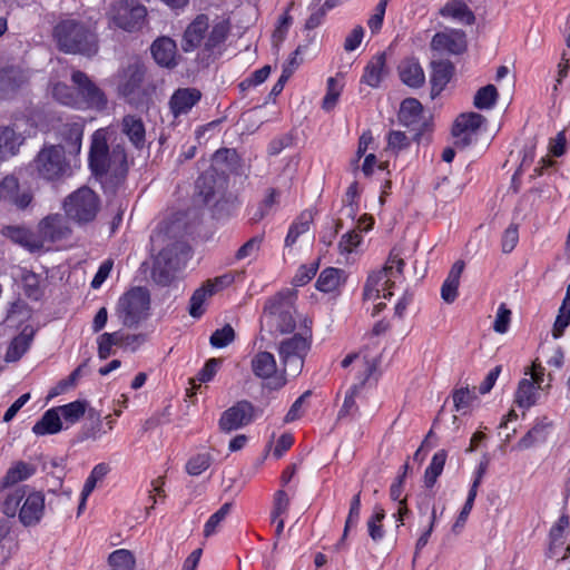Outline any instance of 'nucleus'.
Instances as JSON below:
<instances>
[{"label":"nucleus","instance_id":"31","mask_svg":"<svg viewBox=\"0 0 570 570\" xmlns=\"http://www.w3.org/2000/svg\"><path fill=\"white\" fill-rule=\"evenodd\" d=\"M441 16L451 17L465 24H473L475 22V16L472 10L461 0H452L448 2L441 10Z\"/></svg>","mask_w":570,"mask_h":570},{"label":"nucleus","instance_id":"30","mask_svg":"<svg viewBox=\"0 0 570 570\" xmlns=\"http://www.w3.org/2000/svg\"><path fill=\"white\" fill-rule=\"evenodd\" d=\"M62 423L57 407L45 412L42 417L33 425L32 431L37 435L55 434L61 431Z\"/></svg>","mask_w":570,"mask_h":570},{"label":"nucleus","instance_id":"18","mask_svg":"<svg viewBox=\"0 0 570 570\" xmlns=\"http://www.w3.org/2000/svg\"><path fill=\"white\" fill-rule=\"evenodd\" d=\"M19 510V520L24 527H32L40 522L45 511V497L41 492H31L24 497Z\"/></svg>","mask_w":570,"mask_h":570},{"label":"nucleus","instance_id":"27","mask_svg":"<svg viewBox=\"0 0 570 570\" xmlns=\"http://www.w3.org/2000/svg\"><path fill=\"white\" fill-rule=\"evenodd\" d=\"M252 371L261 379H269L277 372V364L275 357L269 352H258L252 358Z\"/></svg>","mask_w":570,"mask_h":570},{"label":"nucleus","instance_id":"52","mask_svg":"<svg viewBox=\"0 0 570 570\" xmlns=\"http://www.w3.org/2000/svg\"><path fill=\"white\" fill-rule=\"evenodd\" d=\"M53 97L63 105L78 107L79 98L73 94L72 89L66 83H56L52 89Z\"/></svg>","mask_w":570,"mask_h":570},{"label":"nucleus","instance_id":"49","mask_svg":"<svg viewBox=\"0 0 570 570\" xmlns=\"http://www.w3.org/2000/svg\"><path fill=\"white\" fill-rule=\"evenodd\" d=\"M213 463L210 453H198L191 456L186 463V472L189 475L196 476L206 471Z\"/></svg>","mask_w":570,"mask_h":570},{"label":"nucleus","instance_id":"64","mask_svg":"<svg viewBox=\"0 0 570 570\" xmlns=\"http://www.w3.org/2000/svg\"><path fill=\"white\" fill-rule=\"evenodd\" d=\"M261 243H262V237L250 238L243 246H240L239 249L236 252V258L244 259L246 257L252 256L259 249Z\"/></svg>","mask_w":570,"mask_h":570},{"label":"nucleus","instance_id":"25","mask_svg":"<svg viewBox=\"0 0 570 570\" xmlns=\"http://www.w3.org/2000/svg\"><path fill=\"white\" fill-rule=\"evenodd\" d=\"M347 275L345 271L327 267L318 276L316 287L318 291L324 293H333L340 289V287L346 282Z\"/></svg>","mask_w":570,"mask_h":570},{"label":"nucleus","instance_id":"16","mask_svg":"<svg viewBox=\"0 0 570 570\" xmlns=\"http://www.w3.org/2000/svg\"><path fill=\"white\" fill-rule=\"evenodd\" d=\"M39 234L43 240L57 242L70 236L71 228L61 214H51L39 223Z\"/></svg>","mask_w":570,"mask_h":570},{"label":"nucleus","instance_id":"46","mask_svg":"<svg viewBox=\"0 0 570 570\" xmlns=\"http://www.w3.org/2000/svg\"><path fill=\"white\" fill-rule=\"evenodd\" d=\"M24 488H17L13 491L7 493L1 504V511L3 512V514H6L8 518L16 517L18 508L21 501L24 499Z\"/></svg>","mask_w":570,"mask_h":570},{"label":"nucleus","instance_id":"34","mask_svg":"<svg viewBox=\"0 0 570 570\" xmlns=\"http://www.w3.org/2000/svg\"><path fill=\"white\" fill-rule=\"evenodd\" d=\"M69 154H78L81 149L83 125L80 122L66 124L60 129Z\"/></svg>","mask_w":570,"mask_h":570},{"label":"nucleus","instance_id":"50","mask_svg":"<svg viewBox=\"0 0 570 570\" xmlns=\"http://www.w3.org/2000/svg\"><path fill=\"white\" fill-rule=\"evenodd\" d=\"M385 518V511L383 508L376 505L374 508V514L367 521L368 534L373 541H379L383 538L384 531L382 521Z\"/></svg>","mask_w":570,"mask_h":570},{"label":"nucleus","instance_id":"7","mask_svg":"<svg viewBox=\"0 0 570 570\" xmlns=\"http://www.w3.org/2000/svg\"><path fill=\"white\" fill-rule=\"evenodd\" d=\"M63 209L70 219L87 224L96 218L100 209V198L91 188L82 186L65 198Z\"/></svg>","mask_w":570,"mask_h":570},{"label":"nucleus","instance_id":"24","mask_svg":"<svg viewBox=\"0 0 570 570\" xmlns=\"http://www.w3.org/2000/svg\"><path fill=\"white\" fill-rule=\"evenodd\" d=\"M465 263L461 259L456 261L445 278L441 287V297L446 304H452L458 297L460 278L464 271Z\"/></svg>","mask_w":570,"mask_h":570},{"label":"nucleus","instance_id":"38","mask_svg":"<svg viewBox=\"0 0 570 570\" xmlns=\"http://www.w3.org/2000/svg\"><path fill=\"white\" fill-rule=\"evenodd\" d=\"M537 390L538 387L533 384L532 380L522 379L519 382L514 402L524 409H529L537 402Z\"/></svg>","mask_w":570,"mask_h":570},{"label":"nucleus","instance_id":"41","mask_svg":"<svg viewBox=\"0 0 570 570\" xmlns=\"http://www.w3.org/2000/svg\"><path fill=\"white\" fill-rule=\"evenodd\" d=\"M31 337V334H26L24 332L16 336L7 350L6 361H18L29 348Z\"/></svg>","mask_w":570,"mask_h":570},{"label":"nucleus","instance_id":"9","mask_svg":"<svg viewBox=\"0 0 570 570\" xmlns=\"http://www.w3.org/2000/svg\"><path fill=\"white\" fill-rule=\"evenodd\" d=\"M187 255V246L184 243L175 242L163 248L155 258L151 277L161 285H169L175 278V273L180 268Z\"/></svg>","mask_w":570,"mask_h":570},{"label":"nucleus","instance_id":"54","mask_svg":"<svg viewBox=\"0 0 570 570\" xmlns=\"http://www.w3.org/2000/svg\"><path fill=\"white\" fill-rule=\"evenodd\" d=\"M342 91V86L333 77L327 80V92L323 99V108L325 110H332L338 100Z\"/></svg>","mask_w":570,"mask_h":570},{"label":"nucleus","instance_id":"45","mask_svg":"<svg viewBox=\"0 0 570 570\" xmlns=\"http://www.w3.org/2000/svg\"><path fill=\"white\" fill-rule=\"evenodd\" d=\"M88 403L83 400H77L66 405L58 406L57 410L63 419L73 424L83 416L87 410Z\"/></svg>","mask_w":570,"mask_h":570},{"label":"nucleus","instance_id":"26","mask_svg":"<svg viewBox=\"0 0 570 570\" xmlns=\"http://www.w3.org/2000/svg\"><path fill=\"white\" fill-rule=\"evenodd\" d=\"M399 73L401 80L409 87L420 88L425 81L424 71L415 59L403 60L399 66Z\"/></svg>","mask_w":570,"mask_h":570},{"label":"nucleus","instance_id":"11","mask_svg":"<svg viewBox=\"0 0 570 570\" xmlns=\"http://www.w3.org/2000/svg\"><path fill=\"white\" fill-rule=\"evenodd\" d=\"M149 307V292L144 287H134L120 298L118 314L125 326L134 327L148 316Z\"/></svg>","mask_w":570,"mask_h":570},{"label":"nucleus","instance_id":"39","mask_svg":"<svg viewBox=\"0 0 570 570\" xmlns=\"http://www.w3.org/2000/svg\"><path fill=\"white\" fill-rule=\"evenodd\" d=\"M423 107L415 98H406L402 101L399 111V119L405 126H411L417 122L421 118Z\"/></svg>","mask_w":570,"mask_h":570},{"label":"nucleus","instance_id":"48","mask_svg":"<svg viewBox=\"0 0 570 570\" xmlns=\"http://www.w3.org/2000/svg\"><path fill=\"white\" fill-rule=\"evenodd\" d=\"M108 562L116 570H134L136 563L131 551L126 549L114 551L109 556Z\"/></svg>","mask_w":570,"mask_h":570},{"label":"nucleus","instance_id":"44","mask_svg":"<svg viewBox=\"0 0 570 570\" xmlns=\"http://www.w3.org/2000/svg\"><path fill=\"white\" fill-rule=\"evenodd\" d=\"M22 286L24 294L35 301L43 295L42 281L39 275L33 272H24L22 275Z\"/></svg>","mask_w":570,"mask_h":570},{"label":"nucleus","instance_id":"33","mask_svg":"<svg viewBox=\"0 0 570 570\" xmlns=\"http://www.w3.org/2000/svg\"><path fill=\"white\" fill-rule=\"evenodd\" d=\"M36 472V468L23 461L17 462L11 466L3 479L0 481V490L14 485L18 482L24 481Z\"/></svg>","mask_w":570,"mask_h":570},{"label":"nucleus","instance_id":"5","mask_svg":"<svg viewBox=\"0 0 570 570\" xmlns=\"http://www.w3.org/2000/svg\"><path fill=\"white\" fill-rule=\"evenodd\" d=\"M404 265L403 258L393 249L385 265L368 275L363 289V298L373 302L381 297L390 298L393 295L391 289L395 279L402 275Z\"/></svg>","mask_w":570,"mask_h":570},{"label":"nucleus","instance_id":"2","mask_svg":"<svg viewBox=\"0 0 570 570\" xmlns=\"http://www.w3.org/2000/svg\"><path fill=\"white\" fill-rule=\"evenodd\" d=\"M229 31L228 20L220 19L210 26L208 16L200 13L187 26L181 40V49L185 52H190L203 45L206 51H212L225 42Z\"/></svg>","mask_w":570,"mask_h":570},{"label":"nucleus","instance_id":"22","mask_svg":"<svg viewBox=\"0 0 570 570\" xmlns=\"http://www.w3.org/2000/svg\"><path fill=\"white\" fill-rule=\"evenodd\" d=\"M431 97L435 98L441 94L450 81L454 67L449 60H433L431 62Z\"/></svg>","mask_w":570,"mask_h":570},{"label":"nucleus","instance_id":"23","mask_svg":"<svg viewBox=\"0 0 570 570\" xmlns=\"http://www.w3.org/2000/svg\"><path fill=\"white\" fill-rule=\"evenodd\" d=\"M24 140V136L12 127H0V160L17 155Z\"/></svg>","mask_w":570,"mask_h":570},{"label":"nucleus","instance_id":"20","mask_svg":"<svg viewBox=\"0 0 570 570\" xmlns=\"http://www.w3.org/2000/svg\"><path fill=\"white\" fill-rule=\"evenodd\" d=\"M155 61L163 67L174 68L177 65V46L169 37H160L151 45Z\"/></svg>","mask_w":570,"mask_h":570},{"label":"nucleus","instance_id":"42","mask_svg":"<svg viewBox=\"0 0 570 570\" xmlns=\"http://www.w3.org/2000/svg\"><path fill=\"white\" fill-rule=\"evenodd\" d=\"M445 461L446 452L444 450H441L433 455L432 462L424 474V483L428 488H432L435 484L438 476L443 471Z\"/></svg>","mask_w":570,"mask_h":570},{"label":"nucleus","instance_id":"17","mask_svg":"<svg viewBox=\"0 0 570 570\" xmlns=\"http://www.w3.org/2000/svg\"><path fill=\"white\" fill-rule=\"evenodd\" d=\"M1 200L14 205L19 209H24L31 203L32 195L27 190L20 193L18 178L13 175H8L0 181Z\"/></svg>","mask_w":570,"mask_h":570},{"label":"nucleus","instance_id":"8","mask_svg":"<svg viewBox=\"0 0 570 570\" xmlns=\"http://www.w3.org/2000/svg\"><path fill=\"white\" fill-rule=\"evenodd\" d=\"M309 348V337L304 334H295L282 340L277 345V353L283 372L293 377L297 376L303 370Z\"/></svg>","mask_w":570,"mask_h":570},{"label":"nucleus","instance_id":"61","mask_svg":"<svg viewBox=\"0 0 570 570\" xmlns=\"http://www.w3.org/2000/svg\"><path fill=\"white\" fill-rule=\"evenodd\" d=\"M510 318H511V311L509 308H507V306L504 304H501L498 309L497 317L494 321V325H493L494 331L497 333L504 334L509 328Z\"/></svg>","mask_w":570,"mask_h":570},{"label":"nucleus","instance_id":"58","mask_svg":"<svg viewBox=\"0 0 570 570\" xmlns=\"http://www.w3.org/2000/svg\"><path fill=\"white\" fill-rule=\"evenodd\" d=\"M361 510V492L356 493L351 502L350 512L345 522V528L343 532V540L346 538L347 532L352 525H354L360 517Z\"/></svg>","mask_w":570,"mask_h":570},{"label":"nucleus","instance_id":"55","mask_svg":"<svg viewBox=\"0 0 570 570\" xmlns=\"http://www.w3.org/2000/svg\"><path fill=\"white\" fill-rule=\"evenodd\" d=\"M89 360L83 361L77 368H75L68 379L62 380L58 383L56 390L50 394V396L58 395L59 391L66 390L68 386H73L78 379L82 376L85 370L87 368Z\"/></svg>","mask_w":570,"mask_h":570},{"label":"nucleus","instance_id":"56","mask_svg":"<svg viewBox=\"0 0 570 570\" xmlns=\"http://www.w3.org/2000/svg\"><path fill=\"white\" fill-rule=\"evenodd\" d=\"M519 242V229L518 226L511 224L503 233L501 247L502 252L508 254L511 253Z\"/></svg>","mask_w":570,"mask_h":570},{"label":"nucleus","instance_id":"57","mask_svg":"<svg viewBox=\"0 0 570 570\" xmlns=\"http://www.w3.org/2000/svg\"><path fill=\"white\" fill-rule=\"evenodd\" d=\"M289 507V498L284 490L276 491L274 495V507L272 511V521L275 522L284 514Z\"/></svg>","mask_w":570,"mask_h":570},{"label":"nucleus","instance_id":"40","mask_svg":"<svg viewBox=\"0 0 570 570\" xmlns=\"http://www.w3.org/2000/svg\"><path fill=\"white\" fill-rule=\"evenodd\" d=\"M313 222V216L308 212L302 213L297 220L289 227L288 234L285 238V245L292 246L296 243L299 235L306 233Z\"/></svg>","mask_w":570,"mask_h":570},{"label":"nucleus","instance_id":"28","mask_svg":"<svg viewBox=\"0 0 570 570\" xmlns=\"http://www.w3.org/2000/svg\"><path fill=\"white\" fill-rule=\"evenodd\" d=\"M121 126L122 132L135 147L141 148L145 145V126L140 118L127 115L122 118Z\"/></svg>","mask_w":570,"mask_h":570},{"label":"nucleus","instance_id":"35","mask_svg":"<svg viewBox=\"0 0 570 570\" xmlns=\"http://www.w3.org/2000/svg\"><path fill=\"white\" fill-rule=\"evenodd\" d=\"M552 422L547 417L538 421L532 429L518 442L517 448L520 450L529 449L538 442H543L547 438L548 430L551 428Z\"/></svg>","mask_w":570,"mask_h":570},{"label":"nucleus","instance_id":"32","mask_svg":"<svg viewBox=\"0 0 570 570\" xmlns=\"http://www.w3.org/2000/svg\"><path fill=\"white\" fill-rule=\"evenodd\" d=\"M385 75V56H375L365 67L362 76V82L368 85L372 88L380 86Z\"/></svg>","mask_w":570,"mask_h":570},{"label":"nucleus","instance_id":"10","mask_svg":"<svg viewBox=\"0 0 570 570\" xmlns=\"http://www.w3.org/2000/svg\"><path fill=\"white\" fill-rule=\"evenodd\" d=\"M65 153L66 149L61 145L45 146L32 163L38 176L49 181H56L68 175L70 166Z\"/></svg>","mask_w":570,"mask_h":570},{"label":"nucleus","instance_id":"29","mask_svg":"<svg viewBox=\"0 0 570 570\" xmlns=\"http://www.w3.org/2000/svg\"><path fill=\"white\" fill-rule=\"evenodd\" d=\"M484 121L485 118L478 112L461 114L454 121L452 135L460 137L464 132L473 134Z\"/></svg>","mask_w":570,"mask_h":570},{"label":"nucleus","instance_id":"15","mask_svg":"<svg viewBox=\"0 0 570 570\" xmlns=\"http://www.w3.org/2000/svg\"><path fill=\"white\" fill-rule=\"evenodd\" d=\"M466 36L462 30L450 29L438 32L431 40V49L451 55H460L466 50Z\"/></svg>","mask_w":570,"mask_h":570},{"label":"nucleus","instance_id":"12","mask_svg":"<svg viewBox=\"0 0 570 570\" xmlns=\"http://www.w3.org/2000/svg\"><path fill=\"white\" fill-rule=\"evenodd\" d=\"M146 14V8L135 0L115 1L107 11L109 23L126 31L140 29Z\"/></svg>","mask_w":570,"mask_h":570},{"label":"nucleus","instance_id":"1","mask_svg":"<svg viewBox=\"0 0 570 570\" xmlns=\"http://www.w3.org/2000/svg\"><path fill=\"white\" fill-rule=\"evenodd\" d=\"M96 22L92 20L66 19L53 30L59 48L69 53L92 56L98 51Z\"/></svg>","mask_w":570,"mask_h":570},{"label":"nucleus","instance_id":"37","mask_svg":"<svg viewBox=\"0 0 570 570\" xmlns=\"http://www.w3.org/2000/svg\"><path fill=\"white\" fill-rule=\"evenodd\" d=\"M108 472L109 466L106 463H99L92 469L81 491V499L78 507V515L83 511L86 507V501L90 493L95 490L97 482L102 480Z\"/></svg>","mask_w":570,"mask_h":570},{"label":"nucleus","instance_id":"3","mask_svg":"<svg viewBox=\"0 0 570 570\" xmlns=\"http://www.w3.org/2000/svg\"><path fill=\"white\" fill-rule=\"evenodd\" d=\"M89 165L96 176L110 173L115 176L127 171V155L125 148L117 145L109 151L106 132L100 129L92 135Z\"/></svg>","mask_w":570,"mask_h":570},{"label":"nucleus","instance_id":"59","mask_svg":"<svg viewBox=\"0 0 570 570\" xmlns=\"http://www.w3.org/2000/svg\"><path fill=\"white\" fill-rule=\"evenodd\" d=\"M410 140L406 135L399 130H393L389 134L387 137V149L393 153H399L400 150L409 147Z\"/></svg>","mask_w":570,"mask_h":570},{"label":"nucleus","instance_id":"36","mask_svg":"<svg viewBox=\"0 0 570 570\" xmlns=\"http://www.w3.org/2000/svg\"><path fill=\"white\" fill-rule=\"evenodd\" d=\"M27 80L23 71L17 67H7L0 70V92L6 95L14 91Z\"/></svg>","mask_w":570,"mask_h":570},{"label":"nucleus","instance_id":"13","mask_svg":"<svg viewBox=\"0 0 570 570\" xmlns=\"http://www.w3.org/2000/svg\"><path fill=\"white\" fill-rule=\"evenodd\" d=\"M72 82L77 87L79 106L102 110L107 106L105 92L82 71H73Z\"/></svg>","mask_w":570,"mask_h":570},{"label":"nucleus","instance_id":"21","mask_svg":"<svg viewBox=\"0 0 570 570\" xmlns=\"http://www.w3.org/2000/svg\"><path fill=\"white\" fill-rule=\"evenodd\" d=\"M202 98V92L196 88H179L169 100V107L174 117L187 114Z\"/></svg>","mask_w":570,"mask_h":570},{"label":"nucleus","instance_id":"62","mask_svg":"<svg viewBox=\"0 0 570 570\" xmlns=\"http://www.w3.org/2000/svg\"><path fill=\"white\" fill-rule=\"evenodd\" d=\"M570 323V307L566 306L563 303L559 309V314L554 322L553 326V336L560 337L563 334V331Z\"/></svg>","mask_w":570,"mask_h":570},{"label":"nucleus","instance_id":"53","mask_svg":"<svg viewBox=\"0 0 570 570\" xmlns=\"http://www.w3.org/2000/svg\"><path fill=\"white\" fill-rule=\"evenodd\" d=\"M234 328L229 324H226L223 328L216 330L212 334L209 342L214 347L220 348L227 346L229 343L234 341Z\"/></svg>","mask_w":570,"mask_h":570},{"label":"nucleus","instance_id":"51","mask_svg":"<svg viewBox=\"0 0 570 570\" xmlns=\"http://www.w3.org/2000/svg\"><path fill=\"white\" fill-rule=\"evenodd\" d=\"M230 508H232V503L227 502V503L223 504L220 507V509L208 519V521L205 523V527H204V537L205 538H209L210 535H213L216 532L219 524L225 520V518L229 513Z\"/></svg>","mask_w":570,"mask_h":570},{"label":"nucleus","instance_id":"47","mask_svg":"<svg viewBox=\"0 0 570 570\" xmlns=\"http://www.w3.org/2000/svg\"><path fill=\"white\" fill-rule=\"evenodd\" d=\"M498 99V90L493 85H487L480 88L473 100V105L478 109H490L492 108Z\"/></svg>","mask_w":570,"mask_h":570},{"label":"nucleus","instance_id":"60","mask_svg":"<svg viewBox=\"0 0 570 570\" xmlns=\"http://www.w3.org/2000/svg\"><path fill=\"white\" fill-rule=\"evenodd\" d=\"M318 264L312 263L311 265H303L294 276L293 283L296 286H303L307 284L316 274Z\"/></svg>","mask_w":570,"mask_h":570},{"label":"nucleus","instance_id":"19","mask_svg":"<svg viewBox=\"0 0 570 570\" xmlns=\"http://www.w3.org/2000/svg\"><path fill=\"white\" fill-rule=\"evenodd\" d=\"M198 196L203 198L205 204H217L225 194L224 180L217 179L213 173L206 171L196 183Z\"/></svg>","mask_w":570,"mask_h":570},{"label":"nucleus","instance_id":"4","mask_svg":"<svg viewBox=\"0 0 570 570\" xmlns=\"http://www.w3.org/2000/svg\"><path fill=\"white\" fill-rule=\"evenodd\" d=\"M295 295L291 291L279 292L269 297L262 315V326L279 334L292 333L296 328Z\"/></svg>","mask_w":570,"mask_h":570},{"label":"nucleus","instance_id":"14","mask_svg":"<svg viewBox=\"0 0 570 570\" xmlns=\"http://www.w3.org/2000/svg\"><path fill=\"white\" fill-rule=\"evenodd\" d=\"M254 417V405L246 400H242L222 413L218 426L222 432L230 433L232 431L248 425Z\"/></svg>","mask_w":570,"mask_h":570},{"label":"nucleus","instance_id":"6","mask_svg":"<svg viewBox=\"0 0 570 570\" xmlns=\"http://www.w3.org/2000/svg\"><path fill=\"white\" fill-rule=\"evenodd\" d=\"M145 76L146 67L137 59L128 62L119 72L118 92L135 107L145 105L147 100Z\"/></svg>","mask_w":570,"mask_h":570},{"label":"nucleus","instance_id":"43","mask_svg":"<svg viewBox=\"0 0 570 570\" xmlns=\"http://www.w3.org/2000/svg\"><path fill=\"white\" fill-rule=\"evenodd\" d=\"M213 291L208 288V286L204 283L199 288H197L190 297L189 301V314L191 317H200L204 314L203 304L206 299L213 296Z\"/></svg>","mask_w":570,"mask_h":570},{"label":"nucleus","instance_id":"63","mask_svg":"<svg viewBox=\"0 0 570 570\" xmlns=\"http://www.w3.org/2000/svg\"><path fill=\"white\" fill-rule=\"evenodd\" d=\"M361 243L360 234L355 232L346 233L342 236L338 247L342 253H351L355 247H357Z\"/></svg>","mask_w":570,"mask_h":570}]
</instances>
